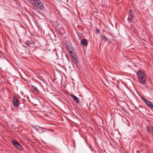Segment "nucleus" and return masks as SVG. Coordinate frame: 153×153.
Segmentation results:
<instances>
[{"instance_id":"18","label":"nucleus","mask_w":153,"mask_h":153,"mask_svg":"<svg viewBox=\"0 0 153 153\" xmlns=\"http://www.w3.org/2000/svg\"><path fill=\"white\" fill-rule=\"evenodd\" d=\"M32 87H33L34 90L36 92H38V90L36 87L33 85H32Z\"/></svg>"},{"instance_id":"10","label":"nucleus","mask_w":153,"mask_h":153,"mask_svg":"<svg viewBox=\"0 0 153 153\" xmlns=\"http://www.w3.org/2000/svg\"><path fill=\"white\" fill-rule=\"evenodd\" d=\"M32 4H33V5L35 4L36 2L39 0H28Z\"/></svg>"},{"instance_id":"21","label":"nucleus","mask_w":153,"mask_h":153,"mask_svg":"<svg viewBox=\"0 0 153 153\" xmlns=\"http://www.w3.org/2000/svg\"><path fill=\"white\" fill-rule=\"evenodd\" d=\"M65 56L66 58L68 60V61H69V60L68 56L66 54L65 55Z\"/></svg>"},{"instance_id":"2","label":"nucleus","mask_w":153,"mask_h":153,"mask_svg":"<svg viewBox=\"0 0 153 153\" xmlns=\"http://www.w3.org/2000/svg\"><path fill=\"white\" fill-rule=\"evenodd\" d=\"M34 6L38 9L43 10L44 9V7L41 1L39 0L35 4Z\"/></svg>"},{"instance_id":"20","label":"nucleus","mask_w":153,"mask_h":153,"mask_svg":"<svg viewBox=\"0 0 153 153\" xmlns=\"http://www.w3.org/2000/svg\"><path fill=\"white\" fill-rule=\"evenodd\" d=\"M142 99L143 100V101L145 102H146V100H147L146 99V98H144V97H143L142 98Z\"/></svg>"},{"instance_id":"12","label":"nucleus","mask_w":153,"mask_h":153,"mask_svg":"<svg viewBox=\"0 0 153 153\" xmlns=\"http://www.w3.org/2000/svg\"><path fill=\"white\" fill-rule=\"evenodd\" d=\"M31 42H31L29 40H27L25 41V44L27 46H30L31 43Z\"/></svg>"},{"instance_id":"16","label":"nucleus","mask_w":153,"mask_h":153,"mask_svg":"<svg viewBox=\"0 0 153 153\" xmlns=\"http://www.w3.org/2000/svg\"><path fill=\"white\" fill-rule=\"evenodd\" d=\"M149 131V132H151L152 133H153V128L152 126H150Z\"/></svg>"},{"instance_id":"26","label":"nucleus","mask_w":153,"mask_h":153,"mask_svg":"<svg viewBox=\"0 0 153 153\" xmlns=\"http://www.w3.org/2000/svg\"><path fill=\"white\" fill-rule=\"evenodd\" d=\"M43 131V132H44V131Z\"/></svg>"},{"instance_id":"22","label":"nucleus","mask_w":153,"mask_h":153,"mask_svg":"<svg viewBox=\"0 0 153 153\" xmlns=\"http://www.w3.org/2000/svg\"><path fill=\"white\" fill-rule=\"evenodd\" d=\"M99 30L98 29H97V30H96V33H99Z\"/></svg>"},{"instance_id":"1","label":"nucleus","mask_w":153,"mask_h":153,"mask_svg":"<svg viewBox=\"0 0 153 153\" xmlns=\"http://www.w3.org/2000/svg\"><path fill=\"white\" fill-rule=\"evenodd\" d=\"M137 78L140 82L144 85L146 82V78L144 74L141 70H140L137 72Z\"/></svg>"},{"instance_id":"24","label":"nucleus","mask_w":153,"mask_h":153,"mask_svg":"<svg viewBox=\"0 0 153 153\" xmlns=\"http://www.w3.org/2000/svg\"><path fill=\"white\" fill-rule=\"evenodd\" d=\"M137 153H139V151H137Z\"/></svg>"},{"instance_id":"11","label":"nucleus","mask_w":153,"mask_h":153,"mask_svg":"<svg viewBox=\"0 0 153 153\" xmlns=\"http://www.w3.org/2000/svg\"><path fill=\"white\" fill-rule=\"evenodd\" d=\"M12 143L16 147H17L19 144V143L16 140H13L12 141Z\"/></svg>"},{"instance_id":"15","label":"nucleus","mask_w":153,"mask_h":153,"mask_svg":"<svg viewBox=\"0 0 153 153\" xmlns=\"http://www.w3.org/2000/svg\"><path fill=\"white\" fill-rule=\"evenodd\" d=\"M133 17H132L130 16H128V21L129 22H131L133 21Z\"/></svg>"},{"instance_id":"3","label":"nucleus","mask_w":153,"mask_h":153,"mask_svg":"<svg viewBox=\"0 0 153 153\" xmlns=\"http://www.w3.org/2000/svg\"><path fill=\"white\" fill-rule=\"evenodd\" d=\"M67 48L68 51L71 54H74L75 52V50L74 49L73 47L71 44H69L66 46Z\"/></svg>"},{"instance_id":"19","label":"nucleus","mask_w":153,"mask_h":153,"mask_svg":"<svg viewBox=\"0 0 153 153\" xmlns=\"http://www.w3.org/2000/svg\"><path fill=\"white\" fill-rule=\"evenodd\" d=\"M89 147L90 148L91 150L92 151H94L95 152H96V151L94 149V148L92 146H89Z\"/></svg>"},{"instance_id":"8","label":"nucleus","mask_w":153,"mask_h":153,"mask_svg":"<svg viewBox=\"0 0 153 153\" xmlns=\"http://www.w3.org/2000/svg\"><path fill=\"white\" fill-rule=\"evenodd\" d=\"M145 103L149 107L153 108V104L151 101L148 100H146Z\"/></svg>"},{"instance_id":"6","label":"nucleus","mask_w":153,"mask_h":153,"mask_svg":"<svg viewBox=\"0 0 153 153\" xmlns=\"http://www.w3.org/2000/svg\"><path fill=\"white\" fill-rule=\"evenodd\" d=\"M80 44L81 45L86 46L88 45V42L86 39H82L80 42Z\"/></svg>"},{"instance_id":"5","label":"nucleus","mask_w":153,"mask_h":153,"mask_svg":"<svg viewBox=\"0 0 153 153\" xmlns=\"http://www.w3.org/2000/svg\"><path fill=\"white\" fill-rule=\"evenodd\" d=\"M13 105L16 107H18L19 106L20 103L18 99L16 97H14L13 99Z\"/></svg>"},{"instance_id":"17","label":"nucleus","mask_w":153,"mask_h":153,"mask_svg":"<svg viewBox=\"0 0 153 153\" xmlns=\"http://www.w3.org/2000/svg\"><path fill=\"white\" fill-rule=\"evenodd\" d=\"M16 148L20 150H21L22 149V146L20 144L17 146Z\"/></svg>"},{"instance_id":"4","label":"nucleus","mask_w":153,"mask_h":153,"mask_svg":"<svg viewBox=\"0 0 153 153\" xmlns=\"http://www.w3.org/2000/svg\"><path fill=\"white\" fill-rule=\"evenodd\" d=\"M71 57L73 61L76 64H77L78 62V59L77 58L76 56V55L75 52L74 53V54H71Z\"/></svg>"},{"instance_id":"7","label":"nucleus","mask_w":153,"mask_h":153,"mask_svg":"<svg viewBox=\"0 0 153 153\" xmlns=\"http://www.w3.org/2000/svg\"><path fill=\"white\" fill-rule=\"evenodd\" d=\"M71 97L74 101L76 102L77 103H78L79 102V101L78 99L77 98V97L75 96L73 94H71L70 95Z\"/></svg>"},{"instance_id":"13","label":"nucleus","mask_w":153,"mask_h":153,"mask_svg":"<svg viewBox=\"0 0 153 153\" xmlns=\"http://www.w3.org/2000/svg\"><path fill=\"white\" fill-rule=\"evenodd\" d=\"M39 100L38 99L36 98H35L34 99V100L33 101V103L35 105H37V102H38Z\"/></svg>"},{"instance_id":"23","label":"nucleus","mask_w":153,"mask_h":153,"mask_svg":"<svg viewBox=\"0 0 153 153\" xmlns=\"http://www.w3.org/2000/svg\"><path fill=\"white\" fill-rule=\"evenodd\" d=\"M49 130H50L51 131H53V130L52 129H50Z\"/></svg>"},{"instance_id":"25","label":"nucleus","mask_w":153,"mask_h":153,"mask_svg":"<svg viewBox=\"0 0 153 153\" xmlns=\"http://www.w3.org/2000/svg\"><path fill=\"white\" fill-rule=\"evenodd\" d=\"M37 129H36V131H37Z\"/></svg>"},{"instance_id":"9","label":"nucleus","mask_w":153,"mask_h":153,"mask_svg":"<svg viewBox=\"0 0 153 153\" xmlns=\"http://www.w3.org/2000/svg\"><path fill=\"white\" fill-rule=\"evenodd\" d=\"M134 11L133 10H130L128 12L129 16L132 17H134Z\"/></svg>"},{"instance_id":"14","label":"nucleus","mask_w":153,"mask_h":153,"mask_svg":"<svg viewBox=\"0 0 153 153\" xmlns=\"http://www.w3.org/2000/svg\"><path fill=\"white\" fill-rule=\"evenodd\" d=\"M101 38L102 40L106 41L108 40V38L105 36L102 35L101 36Z\"/></svg>"}]
</instances>
